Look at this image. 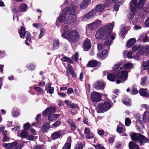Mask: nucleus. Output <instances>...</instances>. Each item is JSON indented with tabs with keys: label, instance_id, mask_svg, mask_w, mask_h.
<instances>
[{
	"label": "nucleus",
	"instance_id": "nucleus-1",
	"mask_svg": "<svg viewBox=\"0 0 149 149\" xmlns=\"http://www.w3.org/2000/svg\"><path fill=\"white\" fill-rule=\"evenodd\" d=\"M77 6L74 5H72L70 8L68 7L65 8L60 14L56 22V24L57 26L59 25V23L62 22L65 20L66 14L68 11H69V15L68 17V19H66V22L69 23H74L76 19V16L74 13L75 9L77 8Z\"/></svg>",
	"mask_w": 149,
	"mask_h": 149
},
{
	"label": "nucleus",
	"instance_id": "nucleus-2",
	"mask_svg": "<svg viewBox=\"0 0 149 149\" xmlns=\"http://www.w3.org/2000/svg\"><path fill=\"white\" fill-rule=\"evenodd\" d=\"M114 25V23L105 25L97 31L95 36L96 39L104 40L109 37Z\"/></svg>",
	"mask_w": 149,
	"mask_h": 149
},
{
	"label": "nucleus",
	"instance_id": "nucleus-3",
	"mask_svg": "<svg viewBox=\"0 0 149 149\" xmlns=\"http://www.w3.org/2000/svg\"><path fill=\"white\" fill-rule=\"evenodd\" d=\"M144 6L143 3L139 0L138 3L137 0H131L130 2V8L131 12L133 13H136L137 9H142L146 12L148 13L149 12V7Z\"/></svg>",
	"mask_w": 149,
	"mask_h": 149
},
{
	"label": "nucleus",
	"instance_id": "nucleus-4",
	"mask_svg": "<svg viewBox=\"0 0 149 149\" xmlns=\"http://www.w3.org/2000/svg\"><path fill=\"white\" fill-rule=\"evenodd\" d=\"M120 64H115L113 67V70H115L117 78H120L122 80L125 81L128 77L127 72L123 69L122 67H120Z\"/></svg>",
	"mask_w": 149,
	"mask_h": 149
},
{
	"label": "nucleus",
	"instance_id": "nucleus-5",
	"mask_svg": "<svg viewBox=\"0 0 149 149\" xmlns=\"http://www.w3.org/2000/svg\"><path fill=\"white\" fill-rule=\"evenodd\" d=\"M61 36L68 40L70 43H77L80 38L79 33L77 31L74 30L68 33V34H63Z\"/></svg>",
	"mask_w": 149,
	"mask_h": 149
},
{
	"label": "nucleus",
	"instance_id": "nucleus-6",
	"mask_svg": "<svg viewBox=\"0 0 149 149\" xmlns=\"http://www.w3.org/2000/svg\"><path fill=\"white\" fill-rule=\"evenodd\" d=\"M137 120L136 121V126L137 127V129L139 131L140 130V126L144 127V125L142 122V120L145 123H149V111H146L143 115L142 118L140 116H138Z\"/></svg>",
	"mask_w": 149,
	"mask_h": 149
},
{
	"label": "nucleus",
	"instance_id": "nucleus-7",
	"mask_svg": "<svg viewBox=\"0 0 149 149\" xmlns=\"http://www.w3.org/2000/svg\"><path fill=\"white\" fill-rule=\"evenodd\" d=\"M148 53L149 55V45H141L139 53L134 58L136 59H138L140 57L142 56L144 54H148Z\"/></svg>",
	"mask_w": 149,
	"mask_h": 149
},
{
	"label": "nucleus",
	"instance_id": "nucleus-8",
	"mask_svg": "<svg viewBox=\"0 0 149 149\" xmlns=\"http://www.w3.org/2000/svg\"><path fill=\"white\" fill-rule=\"evenodd\" d=\"M111 107V104L107 101L102 104H99L97 109L99 112H104L109 109Z\"/></svg>",
	"mask_w": 149,
	"mask_h": 149
},
{
	"label": "nucleus",
	"instance_id": "nucleus-9",
	"mask_svg": "<svg viewBox=\"0 0 149 149\" xmlns=\"http://www.w3.org/2000/svg\"><path fill=\"white\" fill-rule=\"evenodd\" d=\"M19 32V33L20 37L22 38H24L25 34H26V36L25 43L26 45L28 46L29 45L28 42L30 43L31 42L30 33L28 32H26L25 28L22 26H21L20 31Z\"/></svg>",
	"mask_w": 149,
	"mask_h": 149
},
{
	"label": "nucleus",
	"instance_id": "nucleus-10",
	"mask_svg": "<svg viewBox=\"0 0 149 149\" xmlns=\"http://www.w3.org/2000/svg\"><path fill=\"white\" fill-rule=\"evenodd\" d=\"M3 145L5 148L8 149H21L22 147L21 145L18 144L16 141L8 143H3Z\"/></svg>",
	"mask_w": 149,
	"mask_h": 149
},
{
	"label": "nucleus",
	"instance_id": "nucleus-11",
	"mask_svg": "<svg viewBox=\"0 0 149 149\" xmlns=\"http://www.w3.org/2000/svg\"><path fill=\"white\" fill-rule=\"evenodd\" d=\"M101 23V21L96 20L95 22L88 24V27L90 30H95L100 26Z\"/></svg>",
	"mask_w": 149,
	"mask_h": 149
},
{
	"label": "nucleus",
	"instance_id": "nucleus-12",
	"mask_svg": "<svg viewBox=\"0 0 149 149\" xmlns=\"http://www.w3.org/2000/svg\"><path fill=\"white\" fill-rule=\"evenodd\" d=\"M91 99L94 102H98L101 100V96L97 92L94 91L91 94Z\"/></svg>",
	"mask_w": 149,
	"mask_h": 149
},
{
	"label": "nucleus",
	"instance_id": "nucleus-13",
	"mask_svg": "<svg viewBox=\"0 0 149 149\" xmlns=\"http://www.w3.org/2000/svg\"><path fill=\"white\" fill-rule=\"evenodd\" d=\"M96 14L95 10L93 9L85 15L83 17L84 18V20H85V18L86 19H90L93 18L96 15Z\"/></svg>",
	"mask_w": 149,
	"mask_h": 149
},
{
	"label": "nucleus",
	"instance_id": "nucleus-14",
	"mask_svg": "<svg viewBox=\"0 0 149 149\" xmlns=\"http://www.w3.org/2000/svg\"><path fill=\"white\" fill-rule=\"evenodd\" d=\"M138 141L140 145L142 146L145 143H149V139L144 136L141 134L139 136Z\"/></svg>",
	"mask_w": 149,
	"mask_h": 149
},
{
	"label": "nucleus",
	"instance_id": "nucleus-15",
	"mask_svg": "<svg viewBox=\"0 0 149 149\" xmlns=\"http://www.w3.org/2000/svg\"><path fill=\"white\" fill-rule=\"evenodd\" d=\"M56 109V107H51L47 108L43 111L42 114L46 116L47 115L54 112Z\"/></svg>",
	"mask_w": 149,
	"mask_h": 149
},
{
	"label": "nucleus",
	"instance_id": "nucleus-16",
	"mask_svg": "<svg viewBox=\"0 0 149 149\" xmlns=\"http://www.w3.org/2000/svg\"><path fill=\"white\" fill-rule=\"evenodd\" d=\"M139 92L141 96L149 98V93L148 89L141 88L139 89Z\"/></svg>",
	"mask_w": 149,
	"mask_h": 149
},
{
	"label": "nucleus",
	"instance_id": "nucleus-17",
	"mask_svg": "<svg viewBox=\"0 0 149 149\" xmlns=\"http://www.w3.org/2000/svg\"><path fill=\"white\" fill-rule=\"evenodd\" d=\"M84 50L85 51H88L91 48V42L89 40L86 39L85 40L83 43Z\"/></svg>",
	"mask_w": 149,
	"mask_h": 149
},
{
	"label": "nucleus",
	"instance_id": "nucleus-18",
	"mask_svg": "<svg viewBox=\"0 0 149 149\" xmlns=\"http://www.w3.org/2000/svg\"><path fill=\"white\" fill-rule=\"evenodd\" d=\"M105 84L102 81H99L95 83L94 87L97 89L102 90L104 88Z\"/></svg>",
	"mask_w": 149,
	"mask_h": 149
},
{
	"label": "nucleus",
	"instance_id": "nucleus-19",
	"mask_svg": "<svg viewBox=\"0 0 149 149\" xmlns=\"http://www.w3.org/2000/svg\"><path fill=\"white\" fill-rule=\"evenodd\" d=\"M91 0H84L80 5V8L81 9H85L87 8L90 4Z\"/></svg>",
	"mask_w": 149,
	"mask_h": 149
},
{
	"label": "nucleus",
	"instance_id": "nucleus-20",
	"mask_svg": "<svg viewBox=\"0 0 149 149\" xmlns=\"http://www.w3.org/2000/svg\"><path fill=\"white\" fill-rule=\"evenodd\" d=\"M115 37L113 36L110 35L109 37L107 38V40L104 43V45L107 46H110L112 43V40Z\"/></svg>",
	"mask_w": 149,
	"mask_h": 149
},
{
	"label": "nucleus",
	"instance_id": "nucleus-21",
	"mask_svg": "<svg viewBox=\"0 0 149 149\" xmlns=\"http://www.w3.org/2000/svg\"><path fill=\"white\" fill-rule=\"evenodd\" d=\"M62 131L59 130L52 133L51 136V138L53 139H55L60 137L62 134Z\"/></svg>",
	"mask_w": 149,
	"mask_h": 149
},
{
	"label": "nucleus",
	"instance_id": "nucleus-22",
	"mask_svg": "<svg viewBox=\"0 0 149 149\" xmlns=\"http://www.w3.org/2000/svg\"><path fill=\"white\" fill-rule=\"evenodd\" d=\"M60 45V44L58 39L57 38L54 39L53 42V50H55L58 49Z\"/></svg>",
	"mask_w": 149,
	"mask_h": 149
},
{
	"label": "nucleus",
	"instance_id": "nucleus-23",
	"mask_svg": "<svg viewBox=\"0 0 149 149\" xmlns=\"http://www.w3.org/2000/svg\"><path fill=\"white\" fill-rule=\"evenodd\" d=\"M27 5L25 3H22L19 5L18 7V12H25L27 11Z\"/></svg>",
	"mask_w": 149,
	"mask_h": 149
},
{
	"label": "nucleus",
	"instance_id": "nucleus-24",
	"mask_svg": "<svg viewBox=\"0 0 149 149\" xmlns=\"http://www.w3.org/2000/svg\"><path fill=\"white\" fill-rule=\"evenodd\" d=\"M114 72V74H110L108 75L107 76V79L109 81H115L116 78H118L116 75L117 74L116 73V72L115 70H113Z\"/></svg>",
	"mask_w": 149,
	"mask_h": 149
},
{
	"label": "nucleus",
	"instance_id": "nucleus-25",
	"mask_svg": "<svg viewBox=\"0 0 149 149\" xmlns=\"http://www.w3.org/2000/svg\"><path fill=\"white\" fill-rule=\"evenodd\" d=\"M108 56L107 52L106 50H103L101 53H98L97 56L99 58L103 60L106 58Z\"/></svg>",
	"mask_w": 149,
	"mask_h": 149
},
{
	"label": "nucleus",
	"instance_id": "nucleus-26",
	"mask_svg": "<svg viewBox=\"0 0 149 149\" xmlns=\"http://www.w3.org/2000/svg\"><path fill=\"white\" fill-rule=\"evenodd\" d=\"M141 134L135 133H131L130 134L132 139L135 142L138 141Z\"/></svg>",
	"mask_w": 149,
	"mask_h": 149
},
{
	"label": "nucleus",
	"instance_id": "nucleus-27",
	"mask_svg": "<svg viewBox=\"0 0 149 149\" xmlns=\"http://www.w3.org/2000/svg\"><path fill=\"white\" fill-rule=\"evenodd\" d=\"M71 140L70 137L68 138L66 142L63 147V149H70L71 143Z\"/></svg>",
	"mask_w": 149,
	"mask_h": 149
},
{
	"label": "nucleus",
	"instance_id": "nucleus-28",
	"mask_svg": "<svg viewBox=\"0 0 149 149\" xmlns=\"http://www.w3.org/2000/svg\"><path fill=\"white\" fill-rule=\"evenodd\" d=\"M105 6L104 5L98 4L96 6L95 9V13H99L102 12L104 9Z\"/></svg>",
	"mask_w": 149,
	"mask_h": 149
},
{
	"label": "nucleus",
	"instance_id": "nucleus-29",
	"mask_svg": "<svg viewBox=\"0 0 149 149\" xmlns=\"http://www.w3.org/2000/svg\"><path fill=\"white\" fill-rule=\"evenodd\" d=\"M59 116L58 114H52L48 116V119L50 121H53L56 120Z\"/></svg>",
	"mask_w": 149,
	"mask_h": 149
},
{
	"label": "nucleus",
	"instance_id": "nucleus-30",
	"mask_svg": "<svg viewBox=\"0 0 149 149\" xmlns=\"http://www.w3.org/2000/svg\"><path fill=\"white\" fill-rule=\"evenodd\" d=\"M149 83V79L146 77H145L141 79V84L143 86H145L148 85Z\"/></svg>",
	"mask_w": 149,
	"mask_h": 149
},
{
	"label": "nucleus",
	"instance_id": "nucleus-31",
	"mask_svg": "<svg viewBox=\"0 0 149 149\" xmlns=\"http://www.w3.org/2000/svg\"><path fill=\"white\" fill-rule=\"evenodd\" d=\"M136 42V40L134 38H131L128 40L126 44L127 46L129 48L134 45Z\"/></svg>",
	"mask_w": 149,
	"mask_h": 149
},
{
	"label": "nucleus",
	"instance_id": "nucleus-32",
	"mask_svg": "<svg viewBox=\"0 0 149 149\" xmlns=\"http://www.w3.org/2000/svg\"><path fill=\"white\" fill-rule=\"evenodd\" d=\"M67 123L70 125L72 130L74 131L77 128L76 125L72 120L71 119L68 120Z\"/></svg>",
	"mask_w": 149,
	"mask_h": 149
},
{
	"label": "nucleus",
	"instance_id": "nucleus-33",
	"mask_svg": "<svg viewBox=\"0 0 149 149\" xmlns=\"http://www.w3.org/2000/svg\"><path fill=\"white\" fill-rule=\"evenodd\" d=\"M130 149H139L138 146L135 143L131 141L129 143Z\"/></svg>",
	"mask_w": 149,
	"mask_h": 149
},
{
	"label": "nucleus",
	"instance_id": "nucleus-34",
	"mask_svg": "<svg viewBox=\"0 0 149 149\" xmlns=\"http://www.w3.org/2000/svg\"><path fill=\"white\" fill-rule=\"evenodd\" d=\"M141 68L145 70L149 69V60L142 63Z\"/></svg>",
	"mask_w": 149,
	"mask_h": 149
},
{
	"label": "nucleus",
	"instance_id": "nucleus-35",
	"mask_svg": "<svg viewBox=\"0 0 149 149\" xmlns=\"http://www.w3.org/2000/svg\"><path fill=\"white\" fill-rule=\"evenodd\" d=\"M123 54H124V56H125L126 55H127V56L128 58H134L136 56H135L134 57H132V54L133 53L131 51L130 52H128L127 51L125 50V51H123ZM137 55V54L136 55V56Z\"/></svg>",
	"mask_w": 149,
	"mask_h": 149
},
{
	"label": "nucleus",
	"instance_id": "nucleus-36",
	"mask_svg": "<svg viewBox=\"0 0 149 149\" xmlns=\"http://www.w3.org/2000/svg\"><path fill=\"white\" fill-rule=\"evenodd\" d=\"M69 30V27L68 26L66 25H65V26H63L61 28V32L62 33V35L63 34H68V33H67Z\"/></svg>",
	"mask_w": 149,
	"mask_h": 149
},
{
	"label": "nucleus",
	"instance_id": "nucleus-37",
	"mask_svg": "<svg viewBox=\"0 0 149 149\" xmlns=\"http://www.w3.org/2000/svg\"><path fill=\"white\" fill-rule=\"evenodd\" d=\"M68 68L72 77L73 78H75L76 77V75L74 72L73 68L70 64H69L68 65Z\"/></svg>",
	"mask_w": 149,
	"mask_h": 149
},
{
	"label": "nucleus",
	"instance_id": "nucleus-38",
	"mask_svg": "<svg viewBox=\"0 0 149 149\" xmlns=\"http://www.w3.org/2000/svg\"><path fill=\"white\" fill-rule=\"evenodd\" d=\"M49 125L47 123L44 124L42 128V130L44 132H47L49 129Z\"/></svg>",
	"mask_w": 149,
	"mask_h": 149
},
{
	"label": "nucleus",
	"instance_id": "nucleus-39",
	"mask_svg": "<svg viewBox=\"0 0 149 149\" xmlns=\"http://www.w3.org/2000/svg\"><path fill=\"white\" fill-rule=\"evenodd\" d=\"M125 129L123 128V126L122 124L118 125L117 127V131L119 133H121L124 132Z\"/></svg>",
	"mask_w": 149,
	"mask_h": 149
},
{
	"label": "nucleus",
	"instance_id": "nucleus-40",
	"mask_svg": "<svg viewBox=\"0 0 149 149\" xmlns=\"http://www.w3.org/2000/svg\"><path fill=\"white\" fill-rule=\"evenodd\" d=\"M97 62L95 60H93L89 61L88 63V65L90 67H95L97 65Z\"/></svg>",
	"mask_w": 149,
	"mask_h": 149
},
{
	"label": "nucleus",
	"instance_id": "nucleus-41",
	"mask_svg": "<svg viewBox=\"0 0 149 149\" xmlns=\"http://www.w3.org/2000/svg\"><path fill=\"white\" fill-rule=\"evenodd\" d=\"M122 102L126 105L129 106L130 104L131 100L127 97H126L123 100Z\"/></svg>",
	"mask_w": 149,
	"mask_h": 149
},
{
	"label": "nucleus",
	"instance_id": "nucleus-42",
	"mask_svg": "<svg viewBox=\"0 0 149 149\" xmlns=\"http://www.w3.org/2000/svg\"><path fill=\"white\" fill-rule=\"evenodd\" d=\"M126 32L125 30V27L124 26H123L121 27V30L120 33V37H122L123 35Z\"/></svg>",
	"mask_w": 149,
	"mask_h": 149
},
{
	"label": "nucleus",
	"instance_id": "nucleus-43",
	"mask_svg": "<svg viewBox=\"0 0 149 149\" xmlns=\"http://www.w3.org/2000/svg\"><path fill=\"white\" fill-rule=\"evenodd\" d=\"M28 134L27 132L25 130H23L21 133L20 136L22 138H25L28 136Z\"/></svg>",
	"mask_w": 149,
	"mask_h": 149
},
{
	"label": "nucleus",
	"instance_id": "nucleus-44",
	"mask_svg": "<svg viewBox=\"0 0 149 149\" xmlns=\"http://www.w3.org/2000/svg\"><path fill=\"white\" fill-rule=\"evenodd\" d=\"M40 33L38 37L39 39L41 38L44 35L45 31L44 29L42 28L40 29Z\"/></svg>",
	"mask_w": 149,
	"mask_h": 149
},
{
	"label": "nucleus",
	"instance_id": "nucleus-45",
	"mask_svg": "<svg viewBox=\"0 0 149 149\" xmlns=\"http://www.w3.org/2000/svg\"><path fill=\"white\" fill-rule=\"evenodd\" d=\"M133 66V64L131 63H127L125 64L124 66V68L125 69H130L132 68Z\"/></svg>",
	"mask_w": 149,
	"mask_h": 149
},
{
	"label": "nucleus",
	"instance_id": "nucleus-46",
	"mask_svg": "<svg viewBox=\"0 0 149 149\" xmlns=\"http://www.w3.org/2000/svg\"><path fill=\"white\" fill-rule=\"evenodd\" d=\"M61 121L60 120H58L53 124L52 126V127H57L59 126L61 124Z\"/></svg>",
	"mask_w": 149,
	"mask_h": 149
},
{
	"label": "nucleus",
	"instance_id": "nucleus-47",
	"mask_svg": "<svg viewBox=\"0 0 149 149\" xmlns=\"http://www.w3.org/2000/svg\"><path fill=\"white\" fill-rule=\"evenodd\" d=\"M83 148V146L82 143H80L76 144L74 149H82Z\"/></svg>",
	"mask_w": 149,
	"mask_h": 149
},
{
	"label": "nucleus",
	"instance_id": "nucleus-48",
	"mask_svg": "<svg viewBox=\"0 0 149 149\" xmlns=\"http://www.w3.org/2000/svg\"><path fill=\"white\" fill-rule=\"evenodd\" d=\"M78 58L79 55L77 53H76L72 57V59L75 61H77L78 60Z\"/></svg>",
	"mask_w": 149,
	"mask_h": 149
},
{
	"label": "nucleus",
	"instance_id": "nucleus-49",
	"mask_svg": "<svg viewBox=\"0 0 149 149\" xmlns=\"http://www.w3.org/2000/svg\"><path fill=\"white\" fill-rule=\"evenodd\" d=\"M125 125L126 126H129L131 123V121L130 119L128 118H126L125 119Z\"/></svg>",
	"mask_w": 149,
	"mask_h": 149
},
{
	"label": "nucleus",
	"instance_id": "nucleus-50",
	"mask_svg": "<svg viewBox=\"0 0 149 149\" xmlns=\"http://www.w3.org/2000/svg\"><path fill=\"white\" fill-rule=\"evenodd\" d=\"M141 45H136L132 47V50L133 52H135L140 48Z\"/></svg>",
	"mask_w": 149,
	"mask_h": 149
},
{
	"label": "nucleus",
	"instance_id": "nucleus-51",
	"mask_svg": "<svg viewBox=\"0 0 149 149\" xmlns=\"http://www.w3.org/2000/svg\"><path fill=\"white\" fill-rule=\"evenodd\" d=\"M94 135L92 132H90L89 134L86 135V137L88 139H92L93 138Z\"/></svg>",
	"mask_w": 149,
	"mask_h": 149
},
{
	"label": "nucleus",
	"instance_id": "nucleus-52",
	"mask_svg": "<svg viewBox=\"0 0 149 149\" xmlns=\"http://www.w3.org/2000/svg\"><path fill=\"white\" fill-rule=\"evenodd\" d=\"M96 149H105L103 146L100 144L94 145Z\"/></svg>",
	"mask_w": 149,
	"mask_h": 149
},
{
	"label": "nucleus",
	"instance_id": "nucleus-53",
	"mask_svg": "<svg viewBox=\"0 0 149 149\" xmlns=\"http://www.w3.org/2000/svg\"><path fill=\"white\" fill-rule=\"evenodd\" d=\"M97 132L98 134L100 136H103L104 133V132L103 130L98 129Z\"/></svg>",
	"mask_w": 149,
	"mask_h": 149
},
{
	"label": "nucleus",
	"instance_id": "nucleus-54",
	"mask_svg": "<svg viewBox=\"0 0 149 149\" xmlns=\"http://www.w3.org/2000/svg\"><path fill=\"white\" fill-rule=\"evenodd\" d=\"M27 68H28V69L29 70H33L36 67V66L33 65V64H31L30 65H27Z\"/></svg>",
	"mask_w": 149,
	"mask_h": 149
},
{
	"label": "nucleus",
	"instance_id": "nucleus-55",
	"mask_svg": "<svg viewBox=\"0 0 149 149\" xmlns=\"http://www.w3.org/2000/svg\"><path fill=\"white\" fill-rule=\"evenodd\" d=\"M136 13H133L132 12L129 14L128 15V17L130 19H132L134 17L135 14Z\"/></svg>",
	"mask_w": 149,
	"mask_h": 149
},
{
	"label": "nucleus",
	"instance_id": "nucleus-56",
	"mask_svg": "<svg viewBox=\"0 0 149 149\" xmlns=\"http://www.w3.org/2000/svg\"><path fill=\"white\" fill-rule=\"evenodd\" d=\"M34 88L35 90L39 93H43V91H42V89L39 87H35Z\"/></svg>",
	"mask_w": 149,
	"mask_h": 149
},
{
	"label": "nucleus",
	"instance_id": "nucleus-57",
	"mask_svg": "<svg viewBox=\"0 0 149 149\" xmlns=\"http://www.w3.org/2000/svg\"><path fill=\"white\" fill-rule=\"evenodd\" d=\"M104 45H103L102 44H99L97 45V49L98 50H101V49L104 48Z\"/></svg>",
	"mask_w": 149,
	"mask_h": 149
},
{
	"label": "nucleus",
	"instance_id": "nucleus-58",
	"mask_svg": "<svg viewBox=\"0 0 149 149\" xmlns=\"http://www.w3.org/2000/svg\"><path fill=\"white\" fill-rule=\"evenodd\" d=\"M73 92V90L71 88H69L67 90V93L68 94L70 95L72 94Z\"/></svg>",
	"mask_w": 149,
	"mask_h": 149
},
{
	"label": "nucleus",
	"instance_id": "nucleus-59",
	"mask_svg": "<svg viewBox=\"0 0 149 149\" xmlns=\"http://www.w3.org/2000/svg\"><path fill=\"white\" fill-rule=\"evenodd\" d=\"M19 114L18 111L14 110L13 112L12 115L14 117H17Z\"/></svg>",
	"mask_w": 149,
	"mask_h": 149
},
{
	"label": "nucleus",
	"instance_id": "nucleus-60",
	"mask_svg": "<svg viewBox=\"0 0 149 149\" xmlns=\"http://www.w3.org/2000/svg\"><path fill=\"white\" fill-rule=\"evenodd\" d=\"M30 126V124L28 123H26L24 125V127L25 129L28 130L29 129Z\"/></svg>",
	"mask_w": 149,
	"mask_h": 149
},
{
	"label": "nucleus",
	"instance_id": "nucleus-61",
	"mask_svg": "<svg viewBox=\"0 0 149 149\" xmlns=\"http://www.w3.org/2000/svg\"><path fill=\"white\" fill-rule=\"evenodd\" d=\"M51 84L50 83H47L46 85L45 88L46 91H48L49 88H51Z\"/></svg>",
	"mask_w": 149,
	"mask_h": 149
},
{
	"label": "nucleus",
	"instance_id": "nucleus-62",
	"mask_svg": "<svg viewBox=\"0 0 149 149\" xmlns=\"http://www.w3.org/2000/svg\"><path fill=\"white\" fill-rule=\"evenodd\" d=\"M138 92V91L136 89L134 88L132 90L131 94L132 95H135L137 94Z\"/></svg>",
	"mask_w": 149,
	"mask_h": 149
},
{
	"label": "nucleus",
	"instance_id": "nucleus-63",
	"mask_svg": "<svg viewBox=\"0 0 149 149\" xmlns=\"http://www.w3.org/2000/svg\"><path fill=\"white\" fill-rule=\"evenodd\" d=\"M54 88L53 87H51L49 88L48 91H47L50 94H52L54 93Z\"/></svg>",
	"mask_w": 149,
	"mask_h": 149
},
{
	"label": "nucleus",
	"instance_id": "nucleus-64",
	"mask_svg": "<svg viewBox=\"0 0 149 149\" xmlns=\"http://www.w3.org/2000/svg\"><path fill=\"white\" fill-rule=\"evenodd\" d=\"M145 24L147 27H149V17L145 21Z\"/></svg>",
	"mask_w": 149,
	"mask_h": 149
}]
</instances>
